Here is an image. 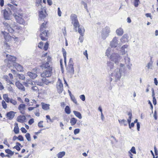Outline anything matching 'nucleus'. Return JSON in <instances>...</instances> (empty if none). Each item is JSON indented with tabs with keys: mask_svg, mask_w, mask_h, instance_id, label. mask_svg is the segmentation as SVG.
Listing matches in <instances>:
<instances>
[{
	"mask_svg": "<svg viewBox=\"0 0 158 158\" xmlns=\"http://www.w3.org/2000/svg\"><path fill=\"white\" fill-rule=\"evenodd\" d=\"M73 112L74 115L79 119H81L82 118L80 112L75 110L73 111Z\"/></svg>",
	"mask_w": 158,
	"mask_h": 158,
	"instance_id": "33",
	"label": "nucleus"
},
{
	"mask_svg": "<svg viewBox=\"0 0 158 158\" xmlns=\"http://www.w3.org/2000/svg\"><path fill=\"white\" fill-rule=\"evenodd\" d=\"M42 108L45 110H47L49 109L50 105L48 104H45L44 102L41 103Z\"/></svg>",
	"mask_w": 158,
	"mask_h": 158,
	"instance_id": "25",
	"label": "nucleus"
},
{
	"mask_svg": "<svg viewBox=\"0 0 158 158\" xmlns=\"http://www.w3.org/2000/svg\"><path fill=\"white\" fill-rule=\"evenodd\" d=\"M41 81H43V85H44V84H45L46 85H47L49 84L50 82L48 81V80L46 79V78H43L41 79Z\"/></svg>",
	"mask_w": 158,
	"mask_h": 158,
	"instance_id": "41",
	"label": "nucleus"
},
{
	"mask_svg": "<svg viewBox=\"0 0 158 158\" xmlns=\"http://www.w3.org/2000/svg\"><path fill=\"white\" fill-rule=\"evenodd\" d=\"M52 69L49 68V69H45L42 73L41 74L42 77L45 78L51 76L52 73Z\"/></svg>",
	"mask_w": 158,
	"mask_h": 158,
	"instance_id": "6",
	"label": "nucleus"
},
{
	"mask_svg": "<svg viewBox=\"0 0 158 158\" xmlns=\"http://www.w3.org/2000/svg\"><path fill=\"white\" fill-rule=\"evenodd\" d=\"M71 98V100L74 103L76 104L77 105V103L76 99L75 98V97L73 95H70Z\"/></svg>",
	"mask_w": 158,
	"mask_h": 158,
	"instance_id": "44",
	"label": "nucleus"
},
{
	"mask_svg": "<svg viewBox=\"0 0 158 158\" xmlns=\"http://www.w3.org/2000/svg\"><path fill=\"white\" fill-rule=\"evenodd\" d=\"M46 10L44 9H42V10L39 11V17L40 19L42 20L44 19L46 16Z\"/></svg>",
	"mask_w": 158,
	"mask_h": 158,
	"instance_id": "12",
	"label": "nucleus"
},
{
	"mask_svg": "<svg viewBox=\"0 0 158 158\" xmlns=\"http://www.w3.org/2000/svg\"><path fill=\"white\" fill-rule=\"evenodd\" d=\"M64 110L65 113L68 114H69L71 113L70 108L69 106H66Z\"/></svg>",
	"mask_w": 158,
	"mask_h": 158,
	"instance_id": "38",
	"label": "nucleus"
},
{
	"mask_svg": "<svg viewBox=\"0 0 158 158\" xmlns=\"http://www.w3.org/2000/svg\"><path fill=\"white\" fill-rule=\"evenodd\" d=\"M80 98L83 101L85 100V97L84 95H81L80 96Z\"/></svg>",
	"mask_w": 158,
	"mask_h": 158,
	"instance_id": "59",
	"label": "nucleus"
},
{
	"mask_svg": "<svg viewBox=\"0 0 158 158\" xmlns=\"http://www.w3.org/2000/svg\"><path fill=\"white\" fill-rule=\"evenodd\" d=\"M7 31L10 33H13L14 31V29L12 28L10 26H9L8 28L7 29Z\"/></svg>",
	"mask_w": 158,
	"mask_h": 158,
	"instance_id": "47",
	"label": "nucleus"
},
{
	"mask_svg": "<svg viewBox=\"0 0 158 158\" xmlns=\"http://www.w3.org/2000/svg\"><path fill=\"white\" fill-rule=\"evenodd\" d=\"M15 127L14 129V131L16 134H18L19 133V130L18 123H15Z\"/></svg>",
	"mask_w": 158,
	"mask_h": 158,
	"instance_id": "28",
	"label": "nucleus"
},
{
	"mask_svg": "<svg viewBox=\"0 0 158 158\" xmlns=\"http://www.w3.org/2000/svg\"><path fill=\"white\" fill-rule=\"evenodd\" d=\"M3 24L6 27V29L9 26H10L7 23L5 22H3Z\"/></svg>",
	"mask_w": 158,
	"mask_h": 158,
	"instance_id": "60",
	"label": "nucleus"
},
{
	"mask_svg": "<svg viewBox=\"0 0 158 158\" xmlns=\"http://www.w3.org/2000/svg\"><path fill=\"white\" fill-rule=\"evenodd\" d=\"M1 34H2V35L4 36L6 40H9V38L10 35H9L8 33L5 31H2Z\"/></svg>",
	"mask_w": 158,
	"mask_h": 158,
	"instance_id": "26",
	"label": "nucleus"
},
{
	"mask_svg": "<svg viewBox=\"0 0 158 158\" xmlns=\"http://www.w3.org/2000/svg\"><path fill=\"white\" fill-rule=\"evenodd\" d=\"M27 74L30 78L33 79H35L37 76L36 73H33L30 72H28Z\"/></svg>",
	"mask_w": 158,
	"mask_h": 158,
	"instance_id": "24",
	"label": "nucleus"
},
{
	"mask_svg": "<svg viewBox=\"0 0 158 158\" xmlns=\"http://www.w3.org/2000/svg\"><path fill=\"white\" fill-rule=\"evenodd\" d=\"M118 38L114 37L110 42V45L112 47L116 48L118 44Z\"/></svg>",
	"mask_w": 158,
	"mask_h": 158,
	"instance_id": "11",
	"label": "nucleus"
},
{
	"mask_svg": "<svg viewBox=\"0 0 158 158\" xmlns=\"http://www.w3.org/2000/svg\"><path fill=\"white\" fill-rule=\"evenodd\" d=\"M51 57L49 56H48L47 57L48 61L46 63L42 64V66L45 69H49V68L52 69V67L48 63Z\"/></svg>",
	"mask_w": 158,
	"mask_h": 158,
	"instance_id": "16",
	"label": "nucleus"
},
{
	"mask_svg": "<svg viewBox=\"0 0 158 158\" xmlns=\"http://www.w3.org/2000/svg\"><path fill=\"white\" fill-rule=\"evenodd\" d=\"M2 104L3 108L6 109L7 108V104L4 100H3L2 101Z\"/></svg>",
	"mask_w": 158,
	"mask_h": 158,
	"instance_id": "46",
	"label": "nucleus"
},
{
	"mask_svg": "<svg viewBox=\"0 0 158 158\" xmlns=\"http://www.w3.org/2000/svg\"><path fill=\"white\" fill-rule=\"evenodd\" d=\"M13 65L18 71H21L23 70L22 67L19 64L15 63L13 64Z\"/></svg>",
	"mask_w": 158,
	"mask_h": 158,
	"instance_id": "21",
	"label": "nucleus"
},
{
	"mask_svg": "<svg viewBox=\"0 0 158 158\" xmlns=\"http://www.w3.org/2000/svg\"><path fill=\"white\" fill-rule=\"evenodd\" d=\"M18 15L15 13L13 15L14 16L15 19L17 20V22L20 24H23L24 23V22L23 20L22 19L21 17L22 15L20 14H17Z\"/></svg>",
	"mask_w": 158,
	"mask_h": 158,
	"instance_id": "9",
	"label": "nucleus"
},
{
	"mask_svg": "<svg viewBox=\"0 0 158 158\" xmlns=\"http://www.w3.org/2000/svg\"><path fill=\"white\" fill-rule=\"evenodd\" d=\"M112 49L110 48L109 47L106 50V55L109 57L111 55L110 52Z\"/></svg>",
	"mask_w": 158,
	"mask_h": 158,
	"instance_id": "35",
	"label": "nucleus"
},
{
	"mask_svg": "<svg viewBox=\"0 0 158 158\" xmlns=\"http://www.w3.org/2000/svg\"><path fill=\"white\" fill-rule=\"evenodd\" d=\"M3 98L5 101L7 103L10 102V99L8 97L7 94H5L3 95Z\"/></svg>",
	"mask_w": 158,
	"mask_h": 158,
	"instance_id": "31",
	"label": "nucleus"
},
{
	"mask_svg": "<svg viewBox=\"0 0 158 158\" xmlns=\"http://www.w3.org/2000/svg\"><path fill=\"white\" fill-rule=\"evenodd\" d=\"M130 151H131V152L133 154H136V152L135 151V148L134 147H132L131 149L130 150Z\"/></svg>",
	"mask_w": 158,
	"mask_h": 158,
	"instance_id": "50",
	"label": "nucleus"
},
{
	"mask_svg": "<svg viewBox=\"0 0 158 158\" xmlns=\"http://www.w3.org/2000/svg\"><path fill=\"white\" fill-rule=\"evenodd\" d=\"M43 121H41L38 123V126L40 128H42L44 127L43 125Z\"/></svg>",
	"mask_w": 158,
	"mask_h": 158,
	"instance_id": "53",
	"label": "nucleus"
},
{
	"mask_svg": "<svg viewBox=\"0 0 158 158\" xmlns=\"http://www.w3.org/2000/svg\"><path fill=\"white\" fill-rule=\"evenodd\" d=\"M128 45L127 44H125L121 48V51L122 55H124L125 54L127 55V48Z\"/></svg>",
	"mask_w": 158,
	"mask_h": 158,
	"instance_id": "14",
	"label": "nucleus"
},
{
	"mask_svg": "<svg viewBox=\"0 0 158 158\" xmlns=\"http://www.w3.org/2000/svg\"><path fill=\"white\" fill-rule=\"evenodd\" d=\"M62 52L64 58V64L65 65L66 64V52L65 49L63 48H62Z\"/></svg>",
	"mask_w": 158,
	"mask_h": 158,
	"instance_id": "27",
	"label": "nucleus"
},
{
	"mask_svg": "<svg viewBox=\"0 0 158 158\" xmlns=\"http://www.w3.org/2000/svg\"><path fill=\"white\" fill-rule=\"evenodd\" d=\"M128 36L127 34L124 35L120 39L121 42L122 44L125 43L128 41Z\"/></svg>",
	"mask_w": 158,
	"mask_h": 158,
	"instance_id": "18",
	"label": "nucleus"
},
{
	"mask_svg": "<svg viewBox=\"0 0 158 158\" xmlns=\"http://www.w3.org/2000/svg\"><path fill=\"white\" fill-rule=\"evenodd\" d=\"M125 69V65L120 63L119 66L115 69L111 73L110 78V81L113 80L115 82H117L121 78L123 73V71Z\"/></svg>",
	"mask_w": 158,
	"mask_h": 158,
	"instance_id": "1",
	"label": "nucleus"
},
{
	"mask_svg": "<svg viewBox=\"0 0 158 158\" xmlns=\"http://www.w3.org/2000/svg\"><path fill=\"white\" fill-rule=\"evenodd\" d=\"M15 85L17 88L23 91L25 90V88L24 86L19 82H16L15 83Z\"/></svg>",
	"mask_w": 158,
	"mask_h": 158,
	"instance_id": "20",
	"label": "nucleus"
},
{
	"mask_svg": "<svg viewBox=\"0 0 158 158\" xmlns=\"http://www.w3.org/2000/svg\"><path fill=\"white\" fill-rule=\"evenodd\" d=\"M110 32V28L109 27L106 26L103 28L102 30V38L103 39H105L108 36L109 33Z\"/></svg>",
	"mask_w": 158,
	"mask_h": 158,
	"instance_id": "7",
	"label": "nucleus"
},
{
	"mask_svg": "<svg viewBox=\"0 0 158 158\" xmlns=\"http://www.w3.org/2000/svg\"><path fill=\"white\" fill-rule=\"evenodd\" d=\"M16 112L13 111H10L7 112L6 114V116L8 118L9 120L12 119L15 116Z\"/></svg>",
	"mask_w": 158,
	"mask_h": 158,
	"instance_id": "15",
	"label": "nucleus"
},
{
	"mask_svg": "<svg viewBox=\"0 0 158 158\" xmlns=\"http://www.w3.org/2000/svg\"><path fill=\"white\" fill-rule=\"evenodd\" d=\"M4 79H5L6 81L8 83H9L10 84H13L12 82L9 80L8 76H6L5 77Z\"/></svg>",
	"mask_w": 158,
	"mask_h": 158,
	"instance_id": "49",
	"label": "nucleus"
},
{
	"mask_svg": "<svg viewBox=\"0 0 158 158\" xmlns=\"http://www.w3.org/2000/svg\"><path fill=\"white\" fill-rule=\"evenodd\" d=\"M116 32L117 35L118 36H122L123 34L124 31L123 29L120 27L116 30Z\"/></svg>",
	"mask_w": 158,
	"mask_h": 158,
	"instance_id": "22",
	"label": "nucleus"
},
{
	"mask_svg": "<svg viewBox=\"0 0 158 158\" xmlns=\"http://www.w3.org/2000/svg\"><path fill=\"white\" fill-rule=\"evenodd\" d=\"M126 64L127 66L128 69L129 70L131 69V66L132 65L130 63V62H129L128 63H126Z\"/></svg>",
	"mask_w": 158,
	"mask_h": 158,
	"instance_id": "52",
	"label": "nucleus"
},
{
	"mask_svg": "<svg viewBox=\"0 0 158 158\" xmlns=\"http://www.w3.org/2000/svg\"><path fill=\"white\" fill-rule=\"evenodd\" d=\"M18 139L20 141H23L24 140L23 137L22 135H19L18 137Z\"/></svg>",
	"mask_w": 158,
	"mask_h": 158,
	"instance_id": "57",
	"label": "nucleus"
},
{
	"mask_svg": "<svg viewBox=\"0 0 158 158\" xmlns=\"http://www.w3.org/2000/svg\"><path fill=\"white\" fill-rule=\"evenodd\" d=\"M31 89L34 91H36L38 90V88L37 86H33L31 87Z\"/></svg>",
	"mask_w": 158,
	"mask_h": 158,
	"instance_id": "56",
	"label": "nucleus"
},
{
	"mask_svg": "<svg viewBox=\"0 0 158 158\" xmlns=\"http://www.w3.org/2000/svg\"><path fill=\"white\" fill-rule=\"evenodd\" d=\"M152 62H151V61L150 62L147 64L146 67H147L148 68V69H151V67L152 65Z\"/></svg>",
	"mask_w": 158,
	"mask_h": 158,
	"instance_id": "54",
	"label": "nucleus"
},
{
	"mask_svg": "<svg viewBox=\"0 0 158 158\" xmlns=\"http://www.w3.org/2000/svg\"><path fill=\"white\" fill-rule=\"evenodd\" d=\"M48 42H46L44 47V49L45 51L47 50L48 48Z\"/></svg>",
	"mask_w": 158,
	"mask_h": 158,
	"instance_id": "55",
	"label": "nucleus"
},
{
	"mask_svg": "<svg viewBox=\"0 0 158 158\" xmlns=\"http://www.w3.org/2000/svg\"><path fill=\"white\" fill-rule=\"evenodd\" d=\"M119 123L122 125L123 124L125 126L127 125V123L125 119L118 120Z\"/></svg>",
	"mask_w": 158,
	"mask_h": 158,
	"instance_id": "37",
	"label": "nucleus"
},
{
	"mask_svg": "<svg viewBox=\"0 0 158 158\" xmlns=\"http://www.w3.org/2000/svg\"><path fill=\"white\" fill-rule=\"evenodd\" d=\"M13 148L16 149L18 151H20L21 149V148H20V147L18 146V145H17L15 146H14Z\"/></svg>",
	"mask_w": 158,
	"mask_h": 158,
	"instance_id": "64",
	"label": "nucleus"
},
{
	"mask_svg": "<svg viewBox=\"0 0 158 158\" xmlns=\"http://www.w3.org/2000/svg\"><path fill=\"white\" fill-rule=\"evenodd\" d=\"M7 90L9 91L12 92H13V90L12 87L10 85L8 87Z\"/></svg>",
	"mask_w": 158,
	"mask_h": 158,
	"instance_id": "61",
	"label": "nucleus"
},
{
	"mask_svg": "<svg viewBox=\"0 0 158 158\" xmlns=\"http://www.w3.org/2000/svg\"><path fill=\"white\" fill-rule=\"evenodd\" d=\"M79 132L80 129L78 128L76 129L74 131V133L75 135H76L77 134L79 133Z\"/></svg>",
	"mask_w": 158,
	"mask_h": 158,
	"instance_id": "58",
	"label": "nucleus"
},
{
	"mask_svg": "<svg viewBox=\"0 0 158 158\" xmlns=\"http://www.w3.org/2000/svg\"><path fill=\"white\" fill-rule=\"evenodd\" d=\"M10 102L14 105H16L17 103V102L15 100L12 98L10 99Z\"/></svg>",
	"mask_w": 158,
	"mask_h": 158,
	"instance_id": "51",
	"label": "nucleus"
},
{
	"mask_svg": "<svg viewBox=\"0 0 158 158\" xmlns=\"http://www.w3.org/2000/svg\"><path fill=\"white\" fill-rule=\"evenodd\" d=\"M21 130L23 133H26L27 132V131L23 127H22L21 129Z\"/></svg>",
	"mask_w": 158,
	"mask_h": 158,
	"instance_id": "63",
	"label": "nucleus"
},
{
	"mask_svg": "<svg viewBox=\"0 0 158 158\" xmlns=\"http://www.w3.org/2000/svg\"><path fill=\"white\" fill-rule=\"evenodd\" d=\"M67 71L73 75L74 74V69L73 68V63L72 58H71L68 63V67L67 68Z\"/></svg>",
	"mask_w": 158,
	"mask_h": 158,
	"instance_id": "5",
	"label": "nucleus"
},
{
	"mask_svg": "<svg viewBox=\"0 0 158 158\" xmlns=\"http://www.w3.org/2000/svg\"><path fill=\"white\" fill-rule=\"evenodd\" d=\"M34 83L35 85H37L40 86H44L43 81H41V79L40 80H36L34 82Z\"/></svg>",
	"mask_w": 158,
	"mask_h": 158,
	"instance_id": "30",
	"label": "nucleus"
},
{
	"mask_svg": "<svg viewBox=\"0 0 158 158\" xmlns=\"http://www.w3.org/2000/svg\"><path fill=\"white\" fill-rule=\"evenodd\" d=\"M25 107V105L24 104H20L19 106L18 109L19 110H24Z\"/></svg>",
	"mask_w": 158,
	"mask_h": 158,
	"instance_id": "42",
	"label": "nucleus"
},
{
	"mask_svg": "<svg viewBox=\"0 0 158 158\" xmlns=\"http://www.w3.org/2000/svg\"><path fill=\"white\" fill-rule=\"evenodd\" d=\"M65 152H60L57 154V157L58 158H62L65 155Z\"/></svg>",
	"mask_w": 158,
	"mask_h": 158,
	"instance_id": "36",
	"label": "nucleus"
},
{
	"mask_svg": "<svg viewBox=\"0 0 158 158\" xmlns=\"http://www.w3.org/2000/svg\"><path fill=\"white\" fill-rule=\"evenodd\" d=\"M128 115L129 116V118L127 119V121L129 124V128H131L130 126V123L131 121V118L132 117V114L131 113H129L128 114Z\"/></svg>",
	"mask_w": 158,
	"mask_h": 158,
	"instance_id": "34",
	"label": "nucleus"
},
{
	"mask_svg": "<svg viewBox=\"0 0 158 158\" xmlns=\"http://www.w3.org/2000/svg\"><path fill=\"white\" fill-rule=\"evenodd\" d=\"M70 19L72 21V23L76 29L79 25V23L77 19V16L75 14H72L70 16Z\"/></svg>",
	"mask_w": 158,
	"mask_h": 158,
	"instance_id": "4",
	"label": "nucleus"
},
{
	"mask_svg": "<svg viewBox=\"0 0 158 158\" xmlns=\"http://www.w3.org/2000/svg\"><path fill=\"white\" fill-rule=\"evenodd\" d=\"M140 3L139 0H134V5L136 7H138Z\"/></svg>",
	"mask_w": 158,
	"mask_h": 158,
	"instance_id": "45",
	"label": "nucleus"
},
{
	"mask_svg": "<svg viewBox=\"0 0 158 158\" xmlns=\"http://www.w3.org/2000/svg\"><path fill=\"white\" fill-rule=\"evenodd\" d=\"M34 122V119L33 118L31 119L28 121V124L29 125L32 124Z\"/></svg>",
	"mask_w": 158,
	"mask_h": 158,
	"instance_id": "62",
	"label": "nucleus"
},
{
	"mask_svg": "<svg viewBox=\"0 0 158 158\" xmlns=\"http://www.w3.org/2000/svg\"><path fill=\"white\" fill-rule=\"evenodd\" d=\"M5 151L6 153L10 155V156L13 155L14 153V152H12L10 150L8 149H6Z\"/></svg>",
	"mask_w": 158,
	"mask_h": 158,
	"instance_id": "39",
	"label": "nucleus"
},
{
	"mask_svg": "<svg viewBox=\"0 0 158 158\" xmlns=\"http://www.w3.org/2000/svg\"><path fill=\"white\" fill-rule=\"evenodd\" d=\"M6 59L5 60L6 61L14 62L16 59V58L15 57L8 54H6Z\"/></svg>",
	"mask_w": 158,
	"mask_h": 158,
	"instance_id": "13",
	"label": "nucleus"
},
{
	"mask_svg": "<svg viewBox=\"0 0 158 158\" xmlns=\"http://www.w3.org/2000/svg\"><path fill=\"white\" fill-rule=\"evenodd\" d=\"M16 77L22 80H24L25 78L24 75L22 74H18Z\"/></svg>",
	"mask_w": 158,
	"mask_h": 158,
	"instance_id": "43",
	"label": "nucleus"
},
{
	"mask_svg": "<svg viewBox=\"0 0 158 158\" xmlns=\"http://www.w3.org/2000/svg\"><path fill=\"white\" fill-rule=\"evenodd\" d=\"M7 5L8 7H6V8L7 10L9 11L10 13H12V11H13L14 12H17V8L13 5L10 4H8Z\"/></svg>",
	"mask_w": 158,
	"mask_h": 158,
	"instance_id": "10",
	"label": "nucleus"
},
{
	"mask_svg": "<svg viewBox=\"0 0 158 158\" xmlns=\"http://www.w3.org/2000/svg\"><path fill=\"white\" fill-rule=\"evenodd\" d=\"M47 23V21H44L40 26V31L41 32L40 34V37L41 40L44 41L48 39V31L46 29L47 27L46 25Z\"/></svg>",
	"mask_w": 158,
	"mask_h": 158,
	"instance_id": "2",
	"label": "nucleus"
},
{
	"mask_svg": "<svg viewBox=\"0 0 158 158\" xmlns=\"http://www.w3.org/2000/svg\"><path fill=\"white\" fill-rule=\"evenodd\" d=\"M25 137L27 139V140L28 141H30L31 140V138L30 137V135L29 133H27L25 135Z\"/></svg>",
	"mask_w": 158,
	"mask_h": 158,
	"instance_id": "48",
	"label": "nucleus"
},
{
	"mask_svg": "<svg viewBox=\"0 0 158 158\" xmlns=\"http://www.w3.org/2000/svg\"><path fill=\"white\" fill-rule=\"evenodd\" d=\"M57 91L59 94L61 93L63 90V84L62 83L61 81L59 79L57 83Z\"/></svg>",
	"mask_w": 158,
	"mask_h": 158,
	"instance_id": "8",
	"label": "nucleus"
},
{
	"mask_svg": "<svg viewBox=\"0 0 158 158\" xmlns=\"http://www.w3.org/2000/svg\"><path fill=\"white\" fill-rule=\"evenodd\" d=\"M107 64L108 67L110 69V70L114 69V64L113 63L110 61H107Z\"/></svg>",
	"mask_w": 158,
	"mask_h": 158,
	"instance_id": "29",
	"label": "nucleus"
},
{
	"mask_svg": "<svg viewBox=\"0 0 158 158\" xmlns=\"http://www.w3.org/2000/svg\"><path fill=\"white\" fill-rule=\"evenodd\" d=\"M109 58L111 61L116 64H118L121 59V57L119 54L115 53H112Z\"/></svg>",
	"mask_w": 158,
	"mask_h": 158,
	"instance_id": "3",
	"label": "nucleus"
},
{
	"mask_svg": "<svg viewBox=\"0 0 158 158\" xmlns=\"http://www.w3.org/2000/svg\"><path fill=\"white\" fill-rule=\"evenodd\" d=\"M77 27H78V31L79 33L81 35L83 36L85 32V29L84 27L82 26H80L79 24L77 26Z\"/></svg>",
	"mask_w": 158,
	"mask_h": 158,
	"instance_id": "19",
	"label": "nucleus"
},
{
	"mask_svg": "<svg viewBox=\"0 0 158 158\" xmlns=\"http://www.w3.org/2000/svg\"><path fill=\"white\" fill-rule=\"evenodd\" d=\"M77 121V120L74 117L71 118L70 120L71 125L72 126L76 124Z\"/></svg>",
	"mask_w": 158,
	"mask_h": 158,
	"instance_id": "32",
	"label": "nucleus"
},
{
	"mask_svg": "<svg viewBox=\"0 0 158 158\" xmlns=\"http://www.w3.org/2000/svg\"><path fill=\"white\" fill-rule=\"evenodd\" d=\"M26 119V117L24 115H20L17 118L18 122L20 123H23Z\"/></svg>",
	"mask_w": 158,
	"mask_h": 158,
	"instance_id": "23",
	"label": "nucleus"
},
{
	"mask_svg": "<svg viewBox=\"0 0 158 158\" xmlns=\"http://www.w3.org/2000/svg\"><path fill=\"white\" fill-rule=\"evenodd\" d=\"M124 60L125 63L130 62V59L128 56V54H127V55L124 56Z\"/></svg>",
	"mask_w": 158,
	"mask_h": 158,
	"instance_id": "40",
	"label": "nucleus"
},
{
	"mask_svg": "<svg viewBox=\"0 0 158 158\" xmlns=\"http://www.w3.org/2000/svg\"><path fill=\"white\" fill-rule=\"evenodd\" d=\"M12 13H10V12H9V11L7 10V9L6 8L4 11V16L5 19L7 20L10 19V15Z\"/></svg>",
	"mask_w": 158,
	"mask_h": 158,
	"instance_id": "17",
	"label": "nucleus"
}]
</instances>
